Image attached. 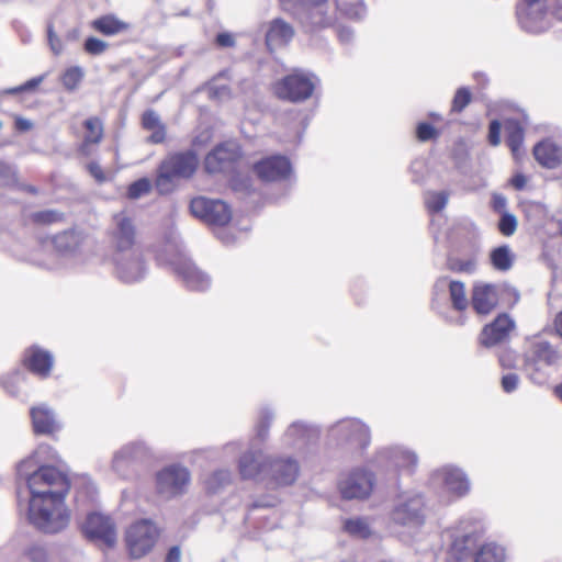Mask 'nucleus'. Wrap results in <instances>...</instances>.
Listing matches in <instances>:
<instances>
[{"label":"nucleus","instance_id":"nucleus-1","mask_svg":"<svg viewBox=\"0 0 562 562\" xmlns=\"http://www.w3.org/2000/svg\"><path fill=\"white\" fill-rule=\"evenodd\" d=\"M56 460L57 453L49 446L41 445L18 464V476L25 481L30 498H65L70 482L63 471L49 464Z\"/></svg>","mask_w":562,"mask_h":562},{"label":"nucleus","instance_id":"nucleus-2","mask_svg":"<svg viewBox=\"0 0 562 562\" xmlns=\"http://www.w3.org/2000/svg\"><path fill=\"white\" fill-rule=\"evenodd\" d=\"M65 498H30L27 517L30 522L45 533L64 530L70 519Z\"/></svg>","mask_w":562,"mask_h":562},{"label":"nucleus","instance_id":"nucleus-3","mask_svg":"<svg viewBox=\"0 0 562 562\" xmlns=\"http://www.w3.org/2000/svg\"><path fill=\"white\" fill-rule=\"evenodd\" d=\"M199 159L191 151L175 153L167 156L159 165L155 186L160 193H168L173 189L178 179H188L198 168Z\"/></svg>","mask_w":562,"mask_h":562},{"label":"nucleus","instance_id":"nucleus-4","mask_svg":"<svg viewBox=\"0 0 562 562\" xmlns=\"http://www.w3.org/2000/svg\"><path fill=\"white\" fill-rule=\"evenodd\" d=\"M393 524L416 530L426 521V504L423 494L407 491L398 494L390 513Z\"/></svg>","mask_w":562,"mask_h":562},{"label":"nucleus","instance_id":"nucleus-5","mask_svg":"<svg viewBox=\"0 0 562 562\" xmlns=\"http://www.w3.org/2000/svg\"><path fill=\"white\" fill-rule=\"evenodd\" d=\"M328 0H280L284 11L295 15L311 30L333 25L335 18L328 11Z\"/></svg>","mask_w":562,"mask_h":562},{"label":"nucleus","instance_id":"nucleus-6","mask_svg":"<svg viewBox=\"0 0 562 562\" xmlns=\"http://www.w3.org/2000/svg\"><path fill=\"white\" fill-rule=\"evenodd\" d=\"M559 352L548 341L532 342L525 353V370L530 380L543 384L549 378V369L557 364Z\"/></svg>","mask_w":562,"mask_h":562},{"label":"nucleus","instance_id":"nucleus-7","mask_svg":"<svg viewBox=\"0 0 562 562\" xmlns=\"http://www.w3.org/2000/svg\"><path fill=\"white\" fill-rule=\"evenodd\" d=\"M159 537L157 526L150 519H140L132 524L125 532L126 548L131 558L140 559L155 547Z\"/></svg>","mask_w":562,"mask_h":562},{"label":"nucleus","instance_id":"nucleus-8","mask_svg":"<svg viewBox=\"0 0 562 562\" xmlns=\"http://www.w3.org/2000/svg\"><path fill=\"white\" fill-rule=\"evenodd\" d=\"M516 15L520 27L529 33H542L551 25L546 0H521L517 5Z\"/></svg>","mask_w":562,"mask_h":562},{"label":"nucleus","instance_id":"nucleus-9","mask_svg":"<svg viewBox=\"0 0 562 562\" xmlns=\"http://www.w3.org/2000/svg\"><path fill=\"white\" fill-rule=\"evenodd\" d=\"M191 481L187 468L172 464L161 469L156 474V492L164 499H171L182 495Z\"/></svg>","mask_w":562,"mask_h":562},{"label":"nucleus","instance_id":"nucleus-10","mask_svg":"<svg viewBox=\"0 0 562 562\" xmlns=\"http://www.w3.org/2000/svg\"><path fill=\"white\" fill-rule=\"evenodd\" d=\"M136 236L137 232L134 221L124 212L115 214L110 231L112 255L139 250L140 248L136 244Z\"/></svg>","mask_w":562,"mask_h":562},{"label":"nucleus","instance_id":"nucleus-11","mask_svg":"<svg viewBox=\"0 0 562 562\" xmlns=\"http://www.w3.org/2000/svg\"><path fill=\"white\" fill-rule=\"evenodd\" d=\"M81 529L89 541L100 547L112 548L116 543L115 526L108 516L91 513L87 516Z\"/></svg>","mask_w":562,"mask_h":562},{"label":"nucleus","instance_id":"nucleus-12","mask_svg":"<svg viewBox=\"0 0 562 562\" xmlns=\"http://www.w3.org/2000/svg\"><path fill=\"white\" fill-rule=\"evenodd\" d=\"M190 210L195 217L212 225L223 226L232 218L229 206L222 200L198 196L191 201Z\"/></svg>","mask_w":562,"mask_h":562},{"label":"nucleus","instance_id":"nucleus-13","mask_svg":"<svg viewBox=\"0 0 562 562\" xmlns=\"http://www.w3.org/2000/svg\"><path fill=\"white\" fill-rule=\"evenodd\" d=\"M314 88L315 85L308 76L295 72L278 81L274 92L281 99L300 102L308 99Z\"/></svg>","mask_w":562,"mask_h":562},{"label":"nucleus","instance_id":"nucleus-14","mask_svg":"<svg viewBox=\"0 0 562 562\" xmlns=\"http://www.w3.org/2000/svg\"><path fill=\"white\" fill-rule=\"evenodd\" d=\"M431 484L436 487L442 488L446 493L452 496H463L470 490V482L465 473L451 465L442 467L431 474Z\"/></svg>","mask_w":562,"mask_h":562},{"label":"nucleus","instance_id":"nucleus-15","mask_svg":"<svg viewBox=\"0 0 562 562\" xmlns=\"http://www.w3.org/2000/svg\"><path fill=\"white\" fill-rule=\"evenodd\" d=\"M112 261L117 278L123 282L139 281L146 273V262L142 249L112 255Z\"/></svg>","mask_w":562,"mask_h":562},{"label":"nucleus","instance_id":"nucleus-16","mask_svg":"<svg viewBox=\"0 0 562 562\" xmlns=\"http://www.w3.org/2000/svg\"><path fill=\"white\" fill-rule=\"evenodd\" d=\"M374 484V476L366 469H355L339 483L341 496L346 499H362L368 497Z\"/></svg>","mask_w":562,"mask_h":562},{"label":"nucleus","instance_id":"nucleus-17","mask_svg":"<svg viewBox=\"0 0 562 562\" xmlns=\"http://www.w3.org/2000/svg\"><path fill=\"white\" fill-rule=\"evenodd\" d=\"M330 436L359 449H364L370 443L369 428L358 419L338 422L330 429Z\"/></svg>","mask_w":562,"mask_h":562},{"label":"nucleus","instance_id":"nucleus-18","mask_svg":"<svg viewBox=\"0 0 562 562\" xmlns=\"http://www.w3.org/2000/svg\"><path fill=\"white\" fill-rule=\"evenodd\" d=\"M239 155V148L236 144H221L206 155L204 160L205 170L209 173L231 170Z\"/></svg>","mask_w":562,"mask_h":562},{"label":"nucleus","instance_id":"nucleus-19","mask_svg":"<svg viewBox=\"0 0 562 562\" xmlns=\"http://www.w3.org/2000/svg\"><path fill=\"white\" fill-rule=\"evenodd\" d=\"M269 458L261 449L251 447L238 461V471L245 480H256L260 476L267 477Z\"/></svg>","mask_w":562,"mask_h":562},{"label":"nucleus","instance_id":"nucleus-20","mask_svg":"<svg viewBox=\"0 0 562 562\" xmlns=\"http://www.w3.org/2000/svg\"><path fill=\"white\" fill-rule=\"evenodd\" d=\"M300 472L299 463L293 458H269L267 477L278 486L293 484Z\"/></svg>","mask_w":562,"mask_h":562},{"label":"nucleus","instance_id":"nucleus-21","mask_svg":"<svg viewBox=\"0 0 562 562\" xmlns=\"http://www.w3.org/2000/svg\"><path fill=\"white\" fill-rule=\"evenodd\" d=\"M255 172L265 181L283 180L291 173V165L283 156H271L257 162Z\"/></svg>","mask_w":562,"mask_h":562},{"label":"nucleus","instance_id":"nucleus-22","mask_svg":"<svg viewBox=\"0 0 562 562\" xmlns=\"http://www.w3.org/2000/svg\"><path fill=\"white\" fill-rule=\"evenodd\" d=\"M147 448L140 442H132L123 446L113 457V469L120 475L127 474L128 468L135 462L147 457Z\"/></svg>","mask_w":562,"mask_h":562},{"label":"nucleus","instance_id":"nucleus-23","mask_svg":"<svg viewBox=\"0 0 562 562\" xmlns=\"http://www.w3.org/2000/svg\"><path fill=\"white\" fill-rule=\"evenodd\" d=\"M515 328V322L507 315H498L495 321L486 325L481 334V344L485 347L495 346L505 340Z\"/></svg>","mask_w":562,"mask_h":562},{"label":"nucleus","instance_id":"nucleus-24","mask_svg":"<svg viewBox=\"0 0 562 562\" xmlns=\"http://www.w3.org/2000/svg\"><path fill=\"white\" fill-rule=\"evenodd\" d=\"M385 461L397 470L413 471L418 462L416 453L402 447L383 449L378 454V462Z\"/></svg>","mask_w":562,"mask_h":562},{"label":"nucleus","instance_id":"nucleus-25","mask_svg":"<svg viewBox=\"0 0 562 562\" xmlns=\"http://www.w3.org/2000/svg\"><path fill=\"white\" fill-rule=\"evenodd\" d=\"M176 272L191 290L204 291L211 284L209 276L189 260H180L176 265Z\"/></svg>","mask_w":562,"mask_h":562},{"label":"nucleus","instance_id":"nucleus-26","mask_svg":"<svg viewBox=\"0 0 562 562\" xmlns=\"http://www.w3.org/2000/svg\"><path fill=\"white\" fill-rule=\"evenodd\" d=\"M496 286L492 284H475L472 291V306L477 314L486 315L497 305Z\"/></svg>","mask_w":562,"mask_h":562},{"label":"nucleus","instance_id":"nucleus-27","mask_svg":"<svg viewBox=\"0 0 562 562\" xmlns=\"http://www.w3.org/2000/svg\"><path fill=\"white\" fill-rule=\"evenodd\" d=\"M294 36L291 24L282 19H274L269 23L266 33V44L270 50L286 45Z\"/></svg>","mask_w":562,"mask_h":562},{"label":"nucleus","instance_id":"nucleus-28","mask_svg":"<svg viewBox=\"0 0 562 562\" xmlns=\"http://www.w3.org/2000/svg\"><path fill=\"white\" fill-rule=\"evenodd\" d=\"M533 156L541 166L553 169L562 164V147L547 139L535 146Z\"/></svg>","mask_w":562,"mask_h":562},{"label":"nucleus","instance_id":"nucleus-29","mask_svg":"<svg viewBox=\"0 0 562 562\" xmlns=\"http://www.w3.org/2000/svg\"><path fill=\"white\" fill-rule=\"evenodd\" d=\"M33 428L36 434H53L59 429L54 412L42 404L31 409Z\"/></svg>","mask_w":562,"mask_h":562},{"label":"nucleus","instance_id":"nucleus-30","mask_svg":"<svg viewBox=\"0 0 562 562\" xmlns=\"http://www.w3.org/2000/svg\"><path fill=\"white\" fill-rule=\"evenodd\" d=\"M317 438V431L301 423H293L284 434L285 445L295 449H303L306 445Z\"/></svg>","mask_w":562,"mask_h":562},{"label":"nucleus","instance_id":"nucleus-31","mask_svg":"<svg viewBox=\"0 0 562 562\" xmlns=\"http://www.w3.org/2000/svg\"><path fill=\"white\" fill-rule=\"evenodd\" d=\"M25 364L34 374L46 378L53 367V357L48 351L32 348L25 356Z\"/></svg>","mask_w":562,"mask_h":562},{"label":"nucleus","instance_id":"nucleus-32","mask_svg":"<svg viewBox=\"0 0 562 562\" xmlns=\"http://www.w3.org/2000/svg\"><path fill=\"white\" fill-rule=\"evenodd\" d=\"M142 125L145 130L151 132L147 138L149 143L161 144L165 142L166 126L155 111L147 110L144 112L142 116Z\"/></svg>","mask_w":562,"mask_h":562},{"label":"nucleus","instance_id":"nucleus-33","mask_svg":"<svg viewBox=\"0 0 562 562\" xmlns=\"http://www.w3.org/2000/svg\"><path fill=\"white\" fill-rule=\"evenodd\" d=\"M91 26L105 36L117 35L127 31L130 27L128 23L120 20L114 14H106L93 20Z\"/></svg>","mask_w":562,"mask_h":562},{"label":"nucleus","instance_id":"nucleus-34","mask_svg":"<svg viewBox=\"0 0 562 562\" xmlns=\"http://www.w3.org/2000/svg\"><path fill=\"white\" fill-rule=\"evenodd\" d=\"M446 285L449 288L450 300L453 308L457 311H464L469 305L464 283L461 281H448L447 279H441L436 283V288H445Z\"/></svg>","mask_w":562,"mask_h":562},{"label":"nucleus","instance_id":"nucleus-35","mask_svg":"<svg viewBox=\"0 0 562 562\" xmlns=\"http://www.w3.org/2000/svg\"><path fill=\"white\" fill-rule=\"evenodd\" d=\"M506 143L515 158L519 157L520 147L524 142V130L517 121H507L505 123Z\"/></svg>","mask_w":562,"mask_h":562},{"label":"nucleus","instance_id":"nucleus-36","mask_svg":"<svg viewBox=\"0 0 562 562\" xmlns=\"http://www.w3.org/2000/svg\"><path fill=\"white\" fill-rule=\"evenodd\" d=\"M491 263L498 271H508L514 263L515 256L507 245L494 248L490 254Z\"/></svg>","mask_w":562,"mask_h":562},{"label":"nucleus","instance_id":"nucleus-37","mask_svg":"<svg viewBox=\"0 0 562 562\" xmlns=\"http://www.w3.org/2000/svg\"><path fill=\"white\" fill-rule=\"evenodd\" d=\"M85 127L87 133L81 145V151L87 155L89 145L98 144L102 139L103 126L98 117H90L86 120Z\"/></svg>","mask_w":562,"mask_h":562},{"label":"nucleus","instance_id":"nucleus-38","mask_svg":"<svg viewBox=\"0 0 562 562\" xmlns=\"http://www.w3.org/2000/svg\"><path fill=\"white\" fill-rule=\"evenodd\" d=\"M85 78V70L80 66H71L65 69L60 76L63 87L72 92L77 90Z\"/></svg>","mask_w":562,"mask_h":562},{"label":"nucleus","instance_id":"nucleus-39","mask_svg":"<svg viewBox=\"0 0 562 562\" xmlns=\"http://www.w3.org/2000/svg\"><path fill=\"white\" fill-rule=\"evenodd\" d=\"M504 548L495 543L482 546L475 555V562H504Z\"/></svg>","mask_w":562,"mask_h":562},{"label":"nucleus","instance_id":"nucleus-40","mask_svg":"<svg viewBox=\"0 0 562 562\" xmlns=\"http://www.w3.org/2000/svg\"><path fill=\"white\" fill-rule=\"evenodd\" d=\"M475 542V533L457 536L452 542V551L456 553L457 558L461 560L472 552Z\"/></svg>","mask_w":562,"mask_h":562},{"label":"nucleus","instance_id":"nucleus-41","mask_svg":"<svg viewBox=\"0 0 562 562\" xmlns=\"http://www.w3.org/2000/svg\"><path fill=\"white\" fill-rule=\"evenodd\" d=\"M344 529L350 536L360 539H367L371 536V528L368 521L360 517L347 519L344 524Z\"/></svg>","mask_w":562,"mask_h":562},{"label":"nucleus","instance_id":"nucleus-42","mask_svg":"<svg viewBox=\"0 0 562 562\" xmlns=\"http://www.w3.org/2000/svg\"><path fill=\"white\" fill-rule=\"evenodd\" d=\"M336 7L350 19L360 20L366 13V8L361 0H336Z\"/></svg>","mask_w":562,"mask_h":562},{"label":"nucleus","instance_id":"nucleus-43","mask_svg":"<svg viewBox=\"0 0 562 562\" xmlns=\"http://www.w3.org/2000/svg\"><path fill=\"white\" fill-rule=\"evenodd\" d=\"M19 172L16 166L0 160V188L19 187Z\"/></svg>","mask_w":562,"mask_h":562},{"label":"nucleus","instance_id":"nucleus-44","mask_svg":"<svg viewBox=\"0 0 562 562\" xmlns=\"http://www.w3.org/2000/svg\"><path fill=\"white\" fill-rule=\"evenodd\" d=\"M232 481V473L229 470L214 471L205 481L207 492L217 493L224 486L228 485Z\"/></svg>","mask_w":562,"mask_h":562},{"label":"nucleus","instance_id":"nucleus-45","mask_svg":"<svg viewBox=\"0 0 562 562\" xmlns=\"http://www.w3.org/2000/svg\"><path fill=\"white\" fill-rule=\"evenodd\" d=\"M449 200V193L447 191H430L425 194V204L430 213H438L442 211Z\"/></svg>","mask_w":562,"mask_h":562},{"label":"nucleus","instance_id":"nucleus-46","mask_svg":"<svg viewBox=\"0 0 562 562\" xmlns=\"http://www.w3.org/2000/svg\"><path fill=\"white\" fill-rule=\"evenodd\" d=\"M78 235L75 232H64L54 239L55 247L59 251H74L78 246Z\"/></svg>","mask_w":562,"mask_h":562},{"label":"nucleus","instance_id":"nucleus-47","mask_svg":"<svg viewBox=\"0 0 562 562\" xmlns=\"http://www.w3.org/2000/svg\"><path fill=\"white\" fill-rule=\"evenodd\" d=\"M517 224L518 222L514 214L503 212L498 223V229L504 236H512L517 229Z\"/></svg>","mask_w":562,"mask_h":562},{"label":"nucleus","instance_id":"nucleus-48","mask_svg":"<svg viewBox=\"0 0 562 562\" xmlns=\"http://www.w3.org/2000/svg\"><path fill=\"white\" fill-rule=\"evenodd\" d=\"M151 189V183L147 178H142L135 182H133L127 190V195L130 199H138L145 194H147Z\"/></svg>","mask_w":562,"mask_h":562},{"label":"nucleus","instance_id":"nucleus-49","mask_svg":"<svg viewBox=\"0 0 562 562\" xmlns=\"http://www.w3.org/2000/svg\"><path fill=\"white\" fill-rule=\"evenodd\" d=\"M471 101V93L467 88H460L452 101V111L461 112Z\"/></svg>","mask_w":562,"mask_h":562},{"label":"nucleus","instance_id":"nucleus-50","mask_svg":"<svg viewBox=\"0 0 562 562\" xmlns=\"http://www.w3.org/2000/svg\"><path fill=\"white\" fill-rule=\"evenodd\" d=\"M108 43L97 37H88L85 42V50L91 55H100L108 48Z\"/></svg>","mask_w":562,"mask_h":562},{"label":"nucleus","instance_id":"nucleus-51","mask_svg":"<svg viewBox=\"0 0 562 562\" xmlns=\"http://www.w3.org/2000/svg\"><path fill=\"white\" fill-rule=\"evenodd\" d=\"M47 41L49 48L54 55H60L63 53L64 44L56 34L53 24H48L47 26Z\"/></svg>","mask_w":562,"mask_h":562},{"label":"nucleus","instance_id":"nucleus-52","mask_svg":"<svg viewBox=\"0 0 562 562\" xmlns=\"http://www.w3.org/2000/svg\"><path fill=\"white\" fill-rule=\"evenodd\" d=\"M44 78H45L44 75L35 77V78H32V79L27 80L25 83H23L21 86L7 89L4 91V93H7V94H16V93H21V92H24V91L33 90V89L37 88L43 82Z\"/></svg>","mask_w":562,"mask_h":562},{"label":"nucleus","instance_id":"nucleus-53","mask_svg":"<svg viewBox=\"0 0 562 562\" xmlns=\"http://www.w3.org/2000/svg\"><path fill=\"white\" fill-rule=\"evenodd\" d=\"M61 215L56 211H41L33 214V220L37 223L49 224L57 222Z\"/></svg>","mask_w":562,"mask_h":562},{"label":"nucleus","instance_id":"nucleus-54","mask_svg":"<svg viewBox=\"0 0 562 562\" xmlns=\"http://www.w3.org/2000/svg\"><path fill=\"white\" fill-rule=\"evenodd\" d=\"M213 80L209 86V94L212 99L224 100L231 97V90L227 86H216Z\"/></svg>","mask_w":562,"mask_h":562},{"label":"nucleus","instance_id":"nucleus-55","mask_svg":"<svg viewBox=\"0 0 562 562\" xmlns=\"http://www.w3.org/2000/svg\"><path fill=\"white\" fill-rule=\"evenodd\" d=\"M271 419H272L271 413H269V412L262 413L260 422L257 426V437L260 440H263L267 437Z\"/></svg>","mask_w":562,"mask_h":562},{"label":"nucleus","instance_id":"nucleus-56","mask_svg":"<svg viewBox=\"0 0 562 562\" xmlns=\"http://www.w3.org/2000/svg\"><path fill=\"white\" fill-rule=\"evenodd\" d=\"M417 137L422 142H427L434 138L437 134L435 127L428 123H420L417 126Z\"/></svg>","mask_w":562,"mask_h":562},{"label":"nucleus","instance_id":"nucleus-57","mask_svg":"<svg viewBox=\"0 0 562 562\" xmlns=\"http://www.w3.org/2000/svg\"><path fill=\"white\" fill-rule=\"evenodd\" d=\"M519 384V376L516 373H507L502 378V389L506 393L514 392Z\"/></svg>","mask_w":562,"mask_h":562},{"label":"nucleus","instance_id":"nucleus-58","mask_svg":"<svg viewBox=\"0 0 562 562\" xmlns=\"http://www.w3.org/2000/svg\"><path fill=\"white\" fill-rule=\"evenodd\" d=\"M488 142L493 146H497L501 143V123L497 120L492 121L490 124Z\"/></svg>","mask_w":562,"mask_h":562},{"label":"nucleus","instance_id":"nucleus-59","mask_svg":"<svg viewBox=\"0 0 562 562\" xmlns=\"http://www.w3.org/2000/svg\"><path fill=\"white\" fill-rule=\"evenodd\" d=\"M87 168L91 177H93L98 183H103L108 180L105 172L98 162L92 161L87 166Z\"/></svg>","mask_w":562,"mask_h":562},{"label":"nucleus","instance_id":"nucleus-60","mask_svg":"<svg viewBox=\"0 0 562 562\" xmlns=\"http://www.w3.org/2000/svg\"><path fill=\"white\" fill-rule=\"evenodd\" d=\"M27 555L32 562H47V553L43 547L33 546L29 549Z\"/></svg>","mask_w":562,"mask_h":562},{"label":"nucleus","instance_id":"nucleus-61","mask_svg":"<svg viewBox=\"0 0 562 562\" xmlns=\"http://www.w3.org/2000/svg\"><path fill=\"white\" fill-rule=\"evenodd\" d=\"M476 263L474 260L459 261L452 265L451 269L458 272L473 273L475 271Z\"/></svg>","mask_w":562,"mask_h":562},{"label":"nucleus","instance_id":"nucleus-62","mask_svg":"<svg viewBox=\"0 0 562 562\" xmlns=\"http://www.w3.org/2000/svg\"><path fill=\"white\" fill-rule=\"evenodd\" d=\"M506 205H507V199L503 194H498V193L493 194L492 206H493L494 211L503 214V212H506Z\"/></svg>","mask_w":562,"mask_h":562},{"label":"nucleus","instance_id":"nucleus-63","mask_svg":"<svg viewBox=\"0 0 562 562\" xmlns=\"http://www.w3.org/2000/svg\"><path fill=\"white\" fill-rule=\"evenodd\" d=\"M216 43L222 47H231L235 44L234 37L229 33H220L216 36Z\"/></svg>","mask_w":562,"mask_h":562},{"label":"nucleus","instance_id":"nucleus-64","mask_svg":"<svg viewBox=\"0 0 562 562\" xmlns=\"http://www.w3.org/2000/svg\"><path fill=\"white\" fill-rule=\"evenodd\" d=\"M181 561V551L178 547H172L166 557L165 562H180Z\"/></svg>","mask_w":562,"mask_h":562}]
</instances>
